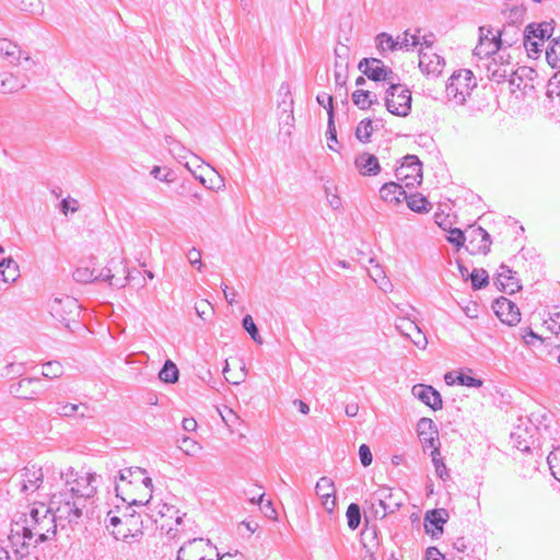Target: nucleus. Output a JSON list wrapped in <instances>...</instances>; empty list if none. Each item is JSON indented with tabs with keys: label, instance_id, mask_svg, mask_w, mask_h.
I'll use <instances>...</instances> for the list:
<instances>
[{
	"label": "nucleus",
	"instance_id": "f257e3e1",
	"mask_svg": "<svg viewBox=\"0 0 560 560\" xmlns=\"http://www.w3.org/2000/svg\"><path fill=\"white\" fill-rule=\"evenodd\" d=\"M85 508V499H77L73 494L63 490L52 494L48 510H50L57 524L65 528L67 525L79 524Z\"/></svg>",
	"mask_w": 560,
	"mask_h": 560
},
{
	"label": "nucleus",
	"instance_id": "f03ea898",
	"mask_svg": "<svg viewBox=\"0 0 560 560\" xmlns=\"http://www.w3.org/2000/svg\"><path fill=\"white\" fill-rule=\"evenodd\" d=\"M476 86L474 73L468 69H460L454 72L446 83V98L455 105H464Z\"/></svg>",
	"mask_w": 560,
	"mask_h": 560
},
{
	"label": "nucleus",
	"instance_id": "7ed1b4c3",
	"mask_svg": "<svg viewBox=\"0 0 560 560\" xmlns=\"http://www.w3.org/2000/svg\"><path fill=\"white\" fill-rule=\"evenodd\" d=\"M158 520L153 515L137 513L125 514L122 527L113 530V535L117 540H122L128 544L140 541L143 536V529L156 523Z\"/></svg>",
	"mask_w": 560,
	"mask_h": 560
},
{
	"label": "nucleus",
	"instance_id": "20e7f679",
	"mask_svg": "<svg viewBox=\"0 0 560 560\" xmlns=\"http://www.w3.org/2000/svg\"><path fill=\"white\" fill-rule=\"evenodd\" d=\"M61 478H65L66 491L77 499H85V503L96 493V474L78 477L73 469L69 468L66 474L61 472Z\"/></svg>",
	"mask_w": 560,
	"mask_h": 560
},
{
	"label": "nucleus",
	"instance_id": "39448f33",
	"mask_svg": "<svg viewBox=\"0 0 560 560\" xmlns=\"http://www.w3.org/2000/svg\"><path fill=\"white\" fill-rule=\"evenodd\" d=\"M385 105L393 115L406 117L411 109L410 90L399 81H394L386 90Z\"/></svg>",
	"mask_w": 560,
	"mask_h": 560
},
{
	"label": "nucleus",
	"instance_id": "423d86ee",
	"mask_svg": "<svg viewBox=\"0 0 560 560\" xmlns=\"http://www.w3.org/2000/svg\"><path fill=\"white\" fill-rule=\"evenodd\" d=\"M57 522L50 513V510H44L40 522L36 525H26L23 527L22 549L27 548L30 541L36 536L35 545L47 541L51 536L56 535Z\"/></svg>",
	"mask_w": 560,
	"mask_h": 560
},
{
	"label": "nucleus",
	"instance_id": "0eeeda50",
	"mask_svg": "<svg viewBox=\"0 0 560 560\" xmlns=\"http://www.w3.org/2000/svg\"><path fill=\"white\" fill-rule=\"evenodd\" d=\"M359 70L363 72L370 80L375 82H386L388 85L394 84V81H399L398 75L392 68L384 65L377 58H363L358 66Z\"/></svg>",
	"mask_w": 560,
	"mask_h": 560
},
{
	"label": "nucleus",
	"instance_id": "6e6552de",
	"mask_svg": "<svg viewBox=\"0 0 560 560\" xmlns=\"http://www.w3.org/2000/svg\"><path fill=\"white\" fill-rule=\"evenodd\" d=\"M214 547L209 539L194 538L177 551V560H213Z\"/></svg>",
	"mask_w": 560,
	"mask_h": 560
},
{
	"label": "nucleus",
	"instance_id": "1a4fd4ad",
	"mask_svg": "<svg viewBox=\"0 0 560 560\" xmlns=\"http://www.w3.org/2000/svg\"><path fill=\"white\" fill-rule=\"evenodd\" d=\"M395 176L398 180L405 183L408 188L413 187L415 184H420L422 180V164L418 156L406 155L400 166L396 168Z\"/></svg>",
	"mask_w": 560,
	"mask_h": 560
},
{
	"label": "nucleus",
	"instance_id": "9d476101",
	"mask_svg": "<svg viewBox=\"0 0 560 560\" xmlns=\"http://www.w3.org/2000/svg\"><path fill=\"white\" fill-rule=\"evenodd\" d=\"M20 491L26 495L42 489L44 483V474L40 467L28 465L20 472Z\"/></svg>",
	"mask_w": 560,
	"mask_h": 560
},
{
	"label": "nucleus",
	"instance_id": "9b49d317",
	"mask_svg": "<svg viewBox=\"0 0 560 560\" xmlns=\"http://www.w3.org/2000/svg\"><path fill=\"white\" fill-rule=\"evenodd\" d=\"M377 47L382 51L396 50L398 48H412L420 44V39L417 35H410L408 32H405L402 37H397L394 39L392 35L387 33H381L376 36Z\"/></svg>",
	"mask_w": 560,
	"mask_h": 560
},
{
	"label": "nucleus",
	"instance_id": "f8f14e48",
	"mask_svg": "<svg viewBox=\"0 0 560 560\" xmlns=\"http://www.w3.org/2000/svg\"><path fill=\"white\" fill-rule=\"evenodd\" d=\"M50 313L59 322H69L79 315L78 301L70 296L55 299L50 304Z\"/></svg>",
	"mask_w": 560,
	"mask_h": 560
},
{
	"label": "nucleus",
	"instance_id": "ddd939ff",
	"mask_svg": "<svg viewBox=\"0 0 560 560\" xmlns=\"http://www.w3.org/2000/svg\"><path fill=\"white\" fill-rule=\"evenodd\" d=\"M445 66L444 59L432 51H424L423 48L419 51V68L422 73L432 77H439Z\"/></svg>",
	"mask_w": 560,
	"mask_h": 560
},
{
	"label": "nucleus",
	"instance_id": "4468645a",
	"mask_svg": "<svg viewBox=\"0 0 560 560\" xmlns=\"http://www.w3.org/2000/svg\"><path fill=\"white\" fill-rule=\"evenodd\" d=\"M315 491L322 500L323 508L328 513H332L336 508L335 486L332 480L328 477L319 478L316 482Z\"/></svg>",
	"mask_w": 560,
	"mask_h": 560
},
{
	"label": "nucleus",
	"instance_id": "2eb2a0df",
	"mask_svg": "<svg viewBox=\"0 0 560 560\" xmlns=\"http://www.w3.org/2000/svg\"><path fill=\"white\" fill-rule=\"evenodd\" d=\"M483 30L485 26H481L479 28V43L474 49V55L478 56L479 58L489 57L491 55L497 54L501 49L503 43L506 42L505 39H502L503 32H499L497 35H493L491 37V40L486 42L482 36Z\"/></svg>",
	"mask_w": 560,
	"mask_h": 560
},
{
	"label": "nucleus",
	"instance_id": "dca6fc26",
	"mask_svg": "<svg viewBox=\"0 0 560 560\" xmlns=\"http://www.w3.org/2000/svg\"><path fill=\"white\" fill-rule=\"evenodd\" d=\"M495 313L503 323L510 326H514L521 320L518 307L506 298L497 300Z\"/></svg>",
	"mask_w": 560,
	"mask_h": 560
},
{
	"label": "nucleus",
	"instance_id": "f3484780",
	"mask_svg": "<svg viewBox=\"0 0 560 560\" xmlns=\"http://www.w3.org/2000/svg\"><path fill=\"white\" fill-rule=\"evenodd\" d=\"M448 513L444 509H434L428 511L424 517V528L432 537H436L443 533V525L447 522Z\"/></svg>",
	"mask_w": 560,
	"mask_h": 560
},
{
	"label": "nucleus",
	"instance_id": "a211bd4d",
	"mask_svg": "<svg viewBox=\"0 0 560 560\" xmlns=\"http://www.w3.org/2000/svg\"><path fill=\"white\" fill-rule=\"evenodd\" d=\"M412 395L433 410L442 408V398L432 386L418 384L412 387Z\"/></svg>",
	"mask_w": 560,
	"mask_h": 560
},
{
	"label": "nucleus",
	"instance_id": "6ab92c4d",
	"mask_svg": "<svg viewBox=\"0 0 560 560\" xmlns=\"http://www.w3.org/2000/svg\"><path fill=\"white\" fill-rule=\"evenodd\" d=\"M495 284L498 288L508 293L513 294L521 289L518 279L514 272L505 265L500 266V271L497 276Z\"/></svg>",
	"mask_w": 560,
	"mask_h": 560
},
{
	"label": "nucleus",
	"instance_id": "aec40b11",
	"mask_svg": "<svg viewBox=\"0 0 560 560\" xmlns=\"http://www.w3.org/2000/svg\"><path fill=\"white\" fill-rule=\"evenodd\" d=\"M354 165L363 176H375L381 172L377 158L366 152L355 158Z\"/></svg>",
	"mask_w": 560,
	"mask_h": 560
},
{
	"label": "nucleus",
	"instance_id": "412c9836",
	"mask_svg": "<svg viewBox=\"0 0 560 560\" xmlns=\"http://www.w3.org/2000/svg\"><path fill=\"white\" fill-rule=\"evenodd\" d=\"M39 378H22L10 386V393L21 399H33L38 394L35 388Z\"/></svg>",
	"mask_w": 560,
	"mask_h": 560
},
{
	"label": "nucleus",
	"instance_id": "4be33fe9",
	"mask_svg": "<svg viewBox=\"0 0 560 560\" xmlns=\"http://www.w3.org/2000/svg\"><path fill=\"white\" fill-rule=\"evenodd\" d=\"M90 408L85 404L57 402L52 412L61 417L92 418Z\"/></svg>",
	"mask_w": 560,
	"mask_h": 560
},
{
	"label": "nucleus",
	"instance_id": "5701e85b",
	"mask_svg": "<svg viewBox=\"0 0 560 560\" xmlns=\"http://www.w3.org/2000/svg\"><path fill=\"white\" fill-rule=\"evenodd\" d=\"M405 194L402 186L395 182L385 183L380 189L381 198L393 205L399 203L401 198H405Z\"/></svg>",
	"mask_w": 560,
	"mask_h": 560
},
{
	"label": "nucleus",
	"instance_id": "b1692460",
	"mask_svg": "<svg viewBox=\"0 0 560 560\" xmlns=\"http://www.w3.org/2000/svg\"><path fill=\"white\" fill-rule=\"evenodd\" d=\"M487 71L489 79L498 83L505 81L513 73L508 61L498 63L495 58L487 66Z\"/></svg>",
	"mask_w": 560,
	"mask_h": 560
},
{
	"label": "nucleus",
	"instance_id": "393cba45",
	"mask_svg": "<svg viewBox=\"0 0 560 560\" xmlns=\"http://www.w3.org/2000/svg\"><path fill=\"white\" fill-rule=\"evenodd\" d=\"M0 273L4 282H14L19 273V265L11 257L0 258Z\"/></svg>",
	"mask_w": 560,
	"mask_h": 560
},
{
	"label": "nucleus",
	"instance_id": "a878e982",
	"mask_svg": "<svg viewBox=\"0 0 560 560\" xmlns=\"http://www.w3.org/2000/svg\"><path fill=\"white\" fill-rule=\"evenodd\" d=\"M553 27L550 23L544 22L540 24H528L524 32L529 34L532 38L539 39V42H544L551 36Z\"/></svg>",
	"mask_w": 560,
	"mask_h": 560
},
{
	"label": "nucleus",
	"instance_id": "bb28decb",
	"mask_svg": "<svg viewBox=\"0 0 560 560\" xmlns=\"http://www.w3.org/2000/svg\"><path fill=\"white\" fill-rule=\"evenodd\" d=\"M25 86V82L12 73L0 74V92L13 93Z\"/></svg>",
	"mask_w": 560,
	"mask_h": 560
},
{
	"label": "nucleus",
	"instance_id": "cd10ccee",
	"mask_svg": "<svg viewBox=\"0 0 560 560\" xmlns=\"http://www.w3.org/2000/svg\"><path fill=\"white\" fill-rule=\"evenodd\" d=\"M20 47L7 38H0V56L7 58L10 63H14L21 58Z\"/></svg>",
	"mask_w": 560,
	"mask_h": 560
},
{
	"label": "nucleus",
	"instance_id": "c85d7f7f",
	"mask_svg": "<svg viewBox=\"0 0 560 560\" xmlns=\"http://www.w3.org/2000/svg\"><path fill=\"white\" fill-rule=\"evenodd\" d=\"M375 495H377L378 505L383 509L385 516L387 513H394L396 510L399 509L400 503H388L386 500L392 499L393 493L389 488L382 487L375 492Z\"/></svg>",
	"mask_w": 560,
	"mask_h": 560
},
{
	"label": "nucleus",
	"instance_id": "c756f323",
	"mask_svg": "<svg viewBox=\"0 0 560 560\" xmlns=\"http://www.w3.org/2000/svg\"><path fill=\"white\" fill-rule=\"evenodd\" d=\"M131 277V272L122 278H116L109 268H103L98 273L95 272V281H108L112 287L124 288Z\"/></svg>",
	"mask_w": 560,
	"mask_h": 560
},
{
	"label": "nucleus",
	"instance_id": "7c9ffc66",
	"mask_svg": "<svg viewBox=\"0 0 560 560\" xmlns=\"http://www.w3.org/2000/svg\"><path fill=\"white\" fill-rule=\"evenodd\" d=\"M9 2L16 9L30 14H42L44 7L42 0H9Z\"/></svg>",
	"mask_w": 560,
	"mask_h": 560
},
{
	"label": "nucleus",
	"instance_id": "2f4dec72",
	"mask_svg": "<svg viewBox=\"0 0 560 560\" xmlns=\"http://www.w3.org/2000/svg\"><path fill=\"white\" fill-rule=\"evenodd\" d=\"M404 199H406L408 207L415 212H428L431 209L429 201L421 194H411L409 196L405 194Z\"/></svg>",
	"mask_w": 560,
	"mask_h": 560
},
{
	"label": "nucleus",
	"instance_id": "473e14b6",
	"mask_svg": "<svg viewBox=\"0 0 560 560\" xmlns=\"http://www.w3.org/2000/svg\"><path fill=\"white\" fill-rule=\"evenodd\" d=\"M471 241L472 243L475 240L480 238L479 245L477 246L478 252L482 254H488L490 252L491 246V237L490 234L483 229V228H477L474 229L470 232Z\"/></svg>",
	"mask_w": 560,
	"mask_h": 560
},
{
	"label": "nucleus",
	"instance_id": "72a5a7b5",
	"mask_svg": "<svg viewBox=\"0 0 560 560\" xmlns=\"http://www.w3.org/2000/svg\"><path fill=\"white\" fill-rule=\"evenodd\" d=\"M178 375H179L178 369H177L176 364L171 360H167L164 363L162 370L159 373L160 380L164 383H170V384L177 382Z\"/></svg>",
	"mask_w": 560,
	"mask_h": 560
},
{
	"label": "nucleus",
	"instance_id": "f704fd0d",
	"mask_svg": "<svg viewBox=\"0 0 560 560\" xmlns=\"http://www.w3.org/2000/svg\"><path fill=\"white\" fill-rule=\"evenodd\" d=\"M523 44L528 57L538 58L541 51V47L544 46V42H539V39L532 38L529 34L523 32Z\"/></svg>",
	"mask_w": 560,
	"mask_h": 560
},
{
	"label": "nucleus",
	"instance_id": "c9c22d12",
	"mask_svg": "<svg viewBox=\"0 0 560 560\" xmlns=\"http://www.w3.org/2000/svg\"><path fill=\"white\" fill-rule=\"evenodd\" d=\"M373 132V126L371 119H363L359 122L357 130H355V137L359 141L363 143H368L371 141V136Z\"/></svg>",
	"mask_w": 560,
	"mask_h": 560
},
{
	"label": "nucleus",
	"instance_id": "e433bc0d",
	"mask_svg": "<svg viewBox=\"0 0 560 560\" xmlns=\"http://www.w3.org/2000/svg\"><path fill=\"white\" fill-rule=\"evenodd\" d=\"M546 59L552 68L560 63V39H553L546 49Z\"/></svg>",
	"mask_w": 560,
	"mask_h": 560
},
{
	"label": "nucleus",
	"instance_id": "4c0bfd02",
	"mask_svg": "<svg viewBox=\"0 0 560 560\" xmlns=\"http://www.w3.org/2000/svg\"><path fill=\"white\" fill-rule=\"evenodd\" d=\"M346 516L349 528L352 530L357 529L361 523V510L359 504L350 503Z\"/></svg>",
	"mask_w": 560,
	"mask_h": 560
},
{
	"label": "nucleus",
	"instance_id": "58836bf2",
	"mask_svg": "<svg viewBox=\"0 0 560 560\" xmlns=\"http://www.w3.org/2000/svg\"><path fill=\"white\" fill-rule=\"evenodd\" d=\"M471 288L474 290H480L488 285L489 276L485 269H474L470 273Z\"/></svg>",
	"mask_w": 560,
	"mask_h": 560
},
{
	"label": "nucleus",
	"instance_id": "ea45409f",
	"mask_svg": "<svg viewBox=\"0 0 560 560\" xmlns=\"http://www.w3.org/2000/svg\"><path fill=\"white\" fill-rule=\"evenodd\" d=\"M145 474V470L140 467H130L125 468L119 471L120 481H127L128 483L138 482L139 478H141Z\"/></svg>",
	"mask_w": 560,
	"mask_h": 560
},
{
	"label": "nucleus",
	"instance_id": "a19ab883",
	"mask_svg": "<svg viewBox=\"0 0 560 560\" xmlns=\"http://www.w3.org/2000/svg\"><path fill=\"white\" fill-rule=\"evenodd\" d=\"M73 279L79 283H90L95 281V269L90 267H78L73 272Z\"/></svg>",
	"mask_w": 560,
	"mask_h": 560
},
{
	"label": "nucleus",
	"instance_id": "79ce46f5",
	"mask_svg": "<svg viewBox=\"0 0 560 560\" xmlns=\"http://www.w3.org/2000/svg\"><path fill=\"white\" fill-rule=\"evenodd\" d=\"M335 83L337 86V92H339V95L347 98L348 92L346 89V83H347L346 65H340V70H335Z\"/></svg>",
	"mask_w": 560,
	"mask_h": 560
},
{
	"label": "nucleus",
	"instance_id": "37998d69",
	"mask_svg": "<svg viewBox=\"0 0 560 560\" xmlns=\"http://www.w3.org/2000/svg\"><path fill=\"white\" fill-rule=\"evenodd\" d=\"M431 457L436 475L443 480L446 479L448 477V471L443 459L440 457L439 447H434V450L431 452Z\"/></svg>",
	"mask_w": 560,
	"mask_h": 560
},
{
	"label": "nucleus",
	"instance_id": "c03bdc74",
	"mask_svg": "<svg viewBox=\"0 0 560 560\" xmlns=\"http://www.w3.org/2000/svg\"><path fill=\"white\" fill-rule=\"evenodd\" d=\"M63 373V368L58 361H49L43 365V376L47 378H57Z\"/></svg>",
	"mask_w": 560,
	"mask_h": 560
},
{
	"label": "nucleus",
	"instance_id": "a18cd8bd",
	"mask_svg": "<svg viewBox=\"0 0 560 560\" xmlns=\"http://www.w3.org/2000/svg\"><path fill=\"white\" fill-rule=\"evenodd\" d=\"M242 325H243V328L249 334L250 338L261 345L262 343V339L259 335V331H258V328L256 326V324L254 323V319L250 315H245L243 320H242Z\"/></svg>",
	"mask_w": 560,
	"mask_h": 560
},
{
	"label": "nucleus",
	"instance_id": "49530a36",
	"mask_svg": "<svg viewBox=\"0 0 560 560\" xmlns=\"http://www.w3.org/2000/svg\"><path fill=\"white\" fill-rule=\"evenodd\" d=\"M552 476L560 481V448H556L547 457Z\"/></svg>",
	"mask_w": 560,
	"mask_h": 560
},
{
	"label": "nucleus",
	"instance_id": "de8ad7c7",
	"mask_svg": "<svg viewBox=\"0 0 560 560\" xmlns=\"http://www.w3.org/2000/svg\"><path fill=\"white\" fill-rule=\"evenodd\" d=\"M371 96L370 91L365 90H355L352 93V102L354 105H357L360 109H368L369 103H366V100Z\"/></svg>",
	"mask_w": 560,
	"mask_h": 560
},
{
	"label": "nucleus",
	"instance_id": "09e8293b",
	"mask_svg": "<svg viewBox=\"0 0 560 560\" xmlns=\"http://www.w3.org/2000/svg\"><path fill=\"white\" fill-rule=\"evenodd\" d=\"M438 430L435 423L429 418H421L418 422L419 438L429 435V432Z\"/></svg>",
	"mask_w": 560,
	"mask_h": 560
},
{
	"label": "nucleus",
	"instance_id": "8fccbe9b",
	"mask_svg": "<svg viewBox=\"0 0 560 560\" xmlns=\"http://www.w3.org/2000/svg\"><path fill=\"white\" fill-rule=\"evenodd\" d=\"M456 381L459 385L467 386V387H480L482 386V381L476 377H472L470 375L466 374H458L456 376Z\"/></svg>",
	"mask_w": 560,
	"mask_h": 560
},
{
	"label": "nucleus",
	"instance_id": "3c124183",
	"mask_svg": "<svg viewBox=\"0 0 560 560\" xmlns=\"http://www.w3.org/2000/svg\"><path fill=\"white\" fill-rule=\"evenodd\" d=\"M150 174L161 180V182H165V183H173L175 177H174V174L173 172L171 171H167L163 174V170L162 167L160 166H153V168L151 170Z\"/></svg>",
	"mask_w": 560,
	"mask_h": 560
},
{
	"label": "nucleus",
	"instance_id": "603ef678",
	"mask_svg": "<svg viewBox=\"0 0 560 560\" xmlns=\"http://www.w3.org/2000/svg\"><path fill=\"white\" fill-rule=\"evenodd\" d=\"M465 240H466L465 234L460 229L455 228L450 231L447 241L451 244H453L454 246H456V247L463 246L465 243Z\"/></svg>",
	"mask_w": 560,
	"mask_h": 560
},
{
	"label": "nucleus",
	"instance_id": "864d4df0",
	"mask_svg": "<svg viewBox=\"0 0 560 560\" xmlns=\"http://www.w3.org/2000/svg\"><path fill=\"white\" fill-rule=\"evenodd\" d=\"M187 259L191 266L197 267V269L200 271L203 267V264L201 261V252L195 247L188 250L187 253Z\"/></svg>",
	"mask_w": 560,
	"mask_h": 560
},
{
	"label": "nucleus",
	"instance_id": "5fc2aeb1",
	"mask_svg": "<svg viewBox=\"0 0 560 560\" xmlns=\"http://www.w3.org/2000/svg\"><path fill=\"white\" fill-rule=\"evenodd\" d=\"M359 457L362 466L368 467L372 464L373 456L370 447L366 444H362L359 447Z\"/></svg>",
	"mask_w": 560,
	"mask_h": 560
},
{
	"label": "nucleus",
	"instance_id": "6e6d98bb",
	"mask_svg": "<svg viewBox=\"0 0 560 560\" xmlns=\"http://www.w3.org/2000/svg\"><path fill=\"white\" fill-rule=\"evenodd\" d=\"M319 105L325 107L327 109L328 117L330 116V110L334 114V106H332V96L327 93H320L316 97Z\"/></svg>",
	"mask_w": 560,
	"mask_h": 560
},
{
	"label": "nucleus",
	"instance_id": "4d7b16f0",
	"mask_svg": "<svg viewBox=\"0 0 560 560\" xmlns=\"http://www.w3.org/2000/svg\"><path fill=\"white\" fill-rule=\"evenodd\" d=\"M59 208L63 214H67L68 211L77 212L79 209L78 201L75 199H70V198L62 199Z\"/></svg>",
	"mask_w": 560,
	"mask_h": 560
},
{
	"label": "nucleus",
	"instance_id": "13d9d810",
	"mask_svg": "<svg viewBox=\"0 0 560 560\" xmlns=\"http://www.w3.org/2000/svg\"><path fill=\"white\" fill-rule=\"evenodd\" d=\"M524 342L528 346L534 345L536 341L542 342V338L538 336L532 328H524V334L522 335Z\"/></svg>",
	"mask_w": 560,
	"mask_h": 560
},
{
	"label": "nucleus",
	"instance_id": "bf43d9fd",
	"mask_svg": "<svg viewBox=\"0 0 560 560\" xmlns=\"http://www.w3.org/2000/svg\"><path fill=\"white\" fill-rule=\"evenodd\" d=\"M547 323H548V329L552 334L559 335L560 334V311L552 313L550 315L549 322H547Z\"/></svg>",
	"mask_w": 560,
	"mask_h": 560
},
{
	"label": "nucleus",
	"instance_id": "052dcab7",
	"mask_svg": "<svg viewBox=\"0 0 560 560\" xmlns=\"http://www.w3.org/2000/svg\"><path fill=\"white\" fill-rule=\"evenodd\" d=\"M396 328L405 336H408L410 337V334L409 331L410 330H415V329H418V326L412 323V322H409L407 319H400V323L399 324H396Z\"/></svg>",
	"mask_w": 560,
	"mask_h": 560
},
{
	"label": "nucleus",
	"instance_id": "680f3d73",
	"mask_svg": "<svg viewBox=\"0 0 560 560\" xmlns=\"http://www.w3.org/2000/svg\"><path fill=\"white\" fill-rule=\"evenodd\" d=\"M260 509L266 517H268L270 520L277 518V511L273 508V504L270 500H267V501L264 500L262 504H260Z\"/></svg>",
	"mask_w": 560,
	"mask_h": 560
},
{
	"label": "nucleus",
	"instance_id": "e2e57ef3",
	"mask_svg": "<svg viewBox=\"0 0 560 560\" xmlns=\"http://www.w3.org/2000/svg\"><path fill=\"white\" fill-rule=\"evenodd\" d=\"M45 506L42 505L40 510L33 508L30 513V520L26 521L27 525H36L40 522L42 515L44 514Z\"/></svg>",
	"mask_w": 560,
	"mask_h": 560
},
{
	"label": "nucleus",
	"instance_id": "0e129e2a",
	"mask_svg": "<svg viewBox=\"0 0 560 560\" xmlns=\"http://www.w3.org/2000/svg\"><path fill=\"white\" fill-rule=\"evenodd\" d=\"M445 556L436 547H429L425 550L424 560H443Z\"/></svg>",
	"mask_w": 560,
	"mask_h": 560
},
{
	"label": "nucleus",
	"instance_id": "69168bd1",
	"mask_svg": "<svg viewBox=\"0 0 560 560\" xmlns=\"http://www.w3.org/2000/svg\"><path fill=\"white\" fill-rule=\"evenodd\" d=\"M105 523H106V526H107V527H108V526H113V527H115L116 529H118L119 527H122L124 518H120V517H118L117 515H114V514L112 513V511H110V512H108V514H107V517H106V520H105Z\"/></svg>",
	"mask_w": 560,
	"mask_h": 560
},
{
	"label": "nucleus",
	"instance_id": "338daca9",
	"mask_svg": "<svg viewBox=\"0 0 560 560\" xmlns=\"http://www.w3.org/2000/svg\"><path fill=\"white\" fill-rule=\"evenodd\" d=\"M327 133H328V141L337 142V131H336L335 121H334V114L331 112H330V116L328 117Z\"/></svg>",
	"mask_w": 560,
	"mask_h": 560
},
{
	"label": "nucleus",
	"instance_id": "774afa93",
	"mask_svg": "<svg viewBox=\"0 0 560 560\" xmlns=\"http://www.w3.org/2000/svg\"><path fill=\"white\" fill-rule=\"evenodd\" d=\"M222 291H223V294H224V298L226 300V302L232 305L233 303H235V296H236V292L232 289H229L228 285L225 284H222Z\"/></svg>",
	"mask_w": 560,
	"mask_h": 560
}]
</instances>
